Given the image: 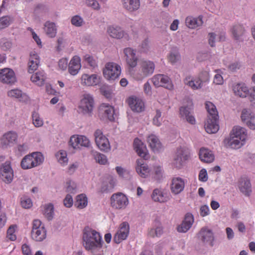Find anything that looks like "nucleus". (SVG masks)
Here are the masks:
<instances>
[{
  "mask_svg": "<svg viewBox=\"0 0 255 255\" xmlns=\"http://www.w3.org/2000/svg\"><path fill=\"white\" fill-rule=\"evenodd\" d=\"M83 246L94 255H103V242L100 234L89 227H86L83 232Z\"/></svg>",
  "mask_w": 255,
  "mask_h": 255,
  "instance_id": "nucleus-1",
  "label": "nucleus"
},
{
  "mask_svg": "<svg viewBox=\"0 0 255 255\" xmlns=\"http://www.w3.org/2000/svg\"><path fill=\"white\" fill-rule=\"evenodd\" d=\"M206 108L209 115L205 124V130L209 133H216L219 129L217 124L219 117L216 108L213 103L208 102L206 103Z\"/></svg>",
  "mask_w": 255,
  "mask_h": 255,
  "instance_id": "nucleus-2",
  "label": "nucleus"
},
{
  "mask_svg": "<svg viewBox=\"0 0 255 255\" xmlns=\"http://www.w3.org/2000/svg\"><path fill=\"white\" fill-rule=\"evenodd\" d=\"M44 157L41 152H33L25 156L21 161V166L23 169H31L41 164Z\"/></svg>",
  "mask_w": 255,
  "mask_h": 255,
  "instance_id": "nucleus-3",
  "label": "nucleus"
},
{
  "mask_svg": "<svg viewBox=\"0 0 255 255\" xmlns=\"http://www.w3.org/2000/svg\"><path fill=\"white\" fill-rule=\"evenodd\" d=\"M31 237L32 240L36 242H41L46 238V230L39 220L35 219L33 220Z\"/></svg>",
  "mask_w": 255,
  "mask_h": 255,
  "instance_id": "nucleus-4",
  "label": "nucleus"
},
{
  "mask_svg": "<svg viewBox=\"0 0 255 255\" xmlns=\"http://www.w3.org/2000/svg\"><path fill=\"white\" fill-rule=\"evenodd\" d=\"M139 71L140 73L134 75V78L137 80H141L144 78L151 75L155 69L153 62L149 60H141L139 62Z\"/></svg>",
  "mask_w": 255,
  "mask_h": 255,
  "instance_id": "nucleus-5",
  "label": "nucleus"
},
{
  "mask_svg": "<svg viewBox=\"0 0 255 255\" xmlns=\"http://www.w3.org/2000/svg\"><path fill=\"white\" fill-rule=\"evenodd\" d=\"M110 201L111 207L115 209H124L128 204V197L121 192L113 194L111 197Z\"/></svg>",
  "mask_w": 255,
  "mask_h": 255,
  "instance_id": "nucleus-6",
  "label": "nucleus"
},
{
  "mask_svg": "<svg viewBox=\"0 0 255 255\" xmlns=\"http://www.w3.org/2000/svg\"><path fill=\"white\" fill-rule=\"evenodd\" d=\"M121 73L120 66L114 62L108 63L103 70L104 76L108 80H115L119 78Z\"/></svg>",
  "mask_w": 255,
  "mask_h": 255,
  "instance_id": "nucleus-7",
  "label": "nucleus"
},
{
  "mask_svg": "<svg viewBox=\"0 0 255 255\" xmlns=\"http://www.w3.org/2000/svg\"><path fill=\"white\" fill-rule=\"evenodd\" d=\"M188 152L183 147H178L173 158V166L177 169L182 168L184 166L185 161L188 160Z\"/></svg>",
  "mask_w": 255,
  "mask_h": 255,
  "instance_id": "nucleus-8",
  "label": "nucleus"
},
{
  "mask_svg": "<svg viewBox=\"0 0 255 255\" xmlns=\"http://www.w3.org/2000/svg\"><path fill=\"white\" fill-rule=\"evenodd\" d=\"M94 100L93 97L89 94L83 95L81 100L79 109L84 114H91L94 107Z\"/></svg>",
  "mask_w": 255,
  "mask_h": 255,
  "instance_id": "nucleus-9",
  "label": "nucleus"
},
{
  "mask_svg": "<svg viewBox=\"0 0 255 255\" xmlns=\"http://www.w3.org/2000/svg\"><path fill=\"white\" fill-rule=\"evenodd\" d=\"M94 137L96 144L101 151L107 152L110 150L109 139L101 129H98L95 131Z\"/></svg>",
  "mask_w": 255,
  "mask_h": 255,
  "instance_id": "nucleus-10",
  "label": "nucleus"
},
{
  "mask_svg": "<svg viewBox=\"0 0 255 255\" xmlns=\"http://www.w3.org/2000/svg\"><path fill=\"white\" fill-rule=\"evenodd\" d=\"M1 178L6 183H10L13 178V172L9 161L3 163L0 168Z\"/></svg>",
  "mask_w": 255,
  "mask_h": 255,
  "instance_id": "nucleus-11",
  "label": "nucleus"
},
{
  "mask_svg": "<svg viewBox=\"0 0 255 255\" xmlns=\"http://www.w3.org/2000/svg\"><path fill=\"white\" fill-rule=\"evenodd\" d=\"M129 226L127 222L122 223L119 229L115 234L114 241L117 244H119L128 237L129 234Z\"/></svg>",
  "mask_w": 255,
  "mask_h": 255,
  "instance_id": "nucleus-12",
  "label": "nucleus"
},
{
  "mask_svg": "<svg viewBox=\"0 0 255 255\" xmlns=\"http://www.w3.org/2000/svg\"><path fill=\"white\" fill-rule=\"evenodd\" d=\"M70 145L75 149L81 146L88 147L90 144L89 139L84 135H73L70 139Z\"/></svg>",
  "mask_w": 255,
  "mask_h": 255,
  "instance_id": "nucleus-13",
  "label": "nucleus"
},
{
  "mask_svg": "<svg viewBox=\"0 0 255 255\" xmlns=\"http://www.w3.org/2000/svg\"><path fill=\"white\" fill-rule=\"evenodd\" d=\"M127 102L131 110L134 112L140 113L145 110L144 103L141 99L136 97H129Z\"/></svg>",
  "mask_w": 255,
  "mask_h": 255,
  "instance_id": "nucleus-14",
  "label": "nucleus"
},
{
  "mask_svg": "<svg viewBox=\"0 0 255 255\" xmlns=\"http://www.w3.org/2000/svg\"><path fill=\"white\" fill-rule=\"evenodd\" d=\"M16 81L14 71L9 68L0 69V82L3 84H12Z\"/></svg>",
  "mask_w": 255,
  "mask_h": 255,
  "instance_id": "nucleus-15",
  "label": "nucleus"
},
{
  "mask_svg": "<svg viewBox=\"0 0 255 255\" xmlns=\"http://www.w3.org/2000/svg\"><path fill=\"white\" fill-rule=\"evenodd\" d=\"M133 147L139 156L145 160L149 158L146 146L138 138H136L134 140Z\"/></svg>",
  "mask_w": 255,
  "mask_h": 255,
  "instance_id": "nucleus-16",
  "label": "nucleus"
},
{
  "mask_svg": "<svg viewBox=\"0 0 255 255\" xmlns=\"http://www.w3.org/2000/svg\"><path fill=\"white\" fill-rule=\"evenodd\" d=\"M99 82L100 77L96 74H84L81 78V83L84 86H93L98 85Z\"/></svg>",
  "mask_w": 255,
  "mask_h": 255,
  "instance_id": "nucleus-17",
  "label": "nucleus"
},
{
  "mask_svg": "<svg viewBox=\"0 0 255 255\" xmlns=\"http://www.w3.org/2000/svg\"><path fill=\"white\" fill-rule=\"evenodd\" d=\"M99 113L102 116L110 121L114 120V109L109 104L103 103L99 107Z\"/></svg>",
  "mask_w": 255,
  "mask_h": 255,
  "instance_id": "nucleus-18",
  "label": "nucleus"
},
{
  "mask_svg": "<svg viewBox=\"0 0 255 255\" xmlns=\"http://www.w3.org/2000/svg\"><path fill=\"white\" fill-rule=\"evenodd\" d=\"M124 52L128 65L131 68L135 67L137 65L138 60L135 52L132 48L129 47L125 48Z\"/></svg>",
  "mask_w": 255,
  "mask_h": 255,
  "instance_id": "nucleus-19",
  "label": "nucleus"
},
{
  "mask_svg": "<svg viewBox=\"0 0 255 255\" xmlns=\"http://www.w3.org/2000/svg\"><path fill=\"white\" fill-rule=\"evenodd\" d=\"M238 187L240 191L245 196H249L252 192L250 180L246 177H241L238 181Z\"/></svg>",
  "mask_w": 255,
  "mask_h": 255,
  "instance_id": "nucleus-20",
  "label": "nucleus"
},
{
  "mask_svg": "<svg viewBox=\"0 0 255 255\" xmlns=\"http://www.w3.org/2000/svg\"><path fill=\"white\" fill-rule=\"evenodd\" d=\"M194 222V218L192 214L188 213L186 214L184 220L177 227V231L180 233H186L191 227Z\"/></svg>",
  "mask_w": 255,
  "mask_h": 255,
  "instance_id": "nucleus-21",
  "label": "nucleus"
},
{
  "mask_svg": "<svg viewBox=\"0 0 255 255\" xmlns=\"http://www.w3.org/2000/svg\"><path fill=\"white\" fill-rule=\"evenodd\" d=\"M39 56L35 51H32L30 53L29 61L28 63V72L31 73L36 70L39 67Z\"/></svg>",
  "mask_w": 255,
  "mask_h": 255,
  "instance_id": "nucleus-22",
  "label": "nucleus"
},
{
  "mask_svg": "<svg viewBox=\"0 0 255 255\" xmlns=\"http://www.w3.org/2000/svg\"><path fill=\"white\" fill-rule=\"evenodd\" d=\"M81 59L78 56H74L70 60L69 67L68 71L72 75H76L79 72L81 69Z\"/></svg>",
  "mask_w": 255,
  "mask_h": 255,
  "instance_id": "nucleus-23",
  "label": "nucleus"
},
{
  "mask_svg": "<svg viewBox=\"0 0 255 255\" xmlns=\"http://www.w3.org/2000/svg\"><path fill=\"white\" fill-rule=\"evenodd\" d=\"M124 9L129 12H134L138 10L140 5V0H122Z\"/></svg>",
  "mask_w": 255,
  "mask_h": 255,
  "instance_id": "nucleus-24",
  "label": "nucleus"
},
{
  "mask_svg": "<svg viewBox=\"0 0 255 255\" xmlns=\"http://www.w3.org/2000/svg\"><path fill=\"white\" fill-rule=\"evenodd\" d=\"M198 238L203 243H210L212 244L213 240V234L211 230L206 228H203L201 229L198 234Z\"/></svg>",
  "mask_w": 255,
  "mask_h": 255,
  "instance_id": "nucleus-25",
  "label": "nucleus"
},
{
  "mask_svg": "<svg viewBox=\"0 0 255 255\" xmlns=\"http://www.w3.org/2000/svg\"><path fill=\"white\" fill-rule=\"evenodd\" d=\"M184 182L180 177H174L172 179L171 189L175 194L180 193L184 188Z\"/></svg>",
  "mask_w": 255,
  "mask_h": 255,
  "instance_id": "nucleus-26",
  "label": "nucleus"
},
{
  "mask_svg": "<svg viewBox=\"0 0 255 255\" xmlns=\"http://www.w3.org/2000/svg\"><path fill=\"white\" fill-rule=\"evenodd\" d=\"M17 139V133L14 131H9L3 135L1 138V141L2 144L9 145L15 143Z\"/></svg>",
  "mask_w": 255,
  "mask_h": 255,
  "instance_id": "nucleus-27",
  "label": "nucleus"
},
{
  "mask_svg": "<svg viewBox=\"0 0 255 255\" xmlns=\"http://www.w3.org/2000/svg\"><path fill=\"white\" fill-rule=\"evenodd\" d=\"M136 162V171L137 173L141 177L145 178L149 171L147 165L144 163V161L141 159H137Z\"/></svg>",
  "mask_w": 255,
  "mask_h": 255,
  "instance_id": "nucleus-28",
  "label": "nucleus"
},
{
  "mask_svg": "<svg viewBox=\"0 0 255 255\" xmlns=\"http://www.w3.org/2000/svg\"><path fill=\"white\" fill-rule=\"evenodd\" d=\"M107 32L111 37L117 39L123 37L125 34L120 27L115 25L109 26L107 28Z\"/></svg>",
  "mask_w": 255,
  "mask_h": 255,
  "instance_id": "nucleus-29",
  "label": "nucleus"
},
{
  "mask_svg": "<svg viewBox=\"0 0 255 255\" xmlns=\"http://www.w3.org/2000/svg\"><path fill=\"white\" fill-rule=\"evenodd\" d=\"M7 96L11 98L17 99L22 102H25L28 100L27 95L18 89H14L8 91Z\"/></svg>",
  "mask_w": 255,
  "mask_h": 255,
  "instance_id": "nucleus-30",
  "label": "nucleus"
},
{
  "mask_svg": "<svg viewBox=\"0 0 255 255\" xmlns=\"http://www.w3.org/2000/svg\"><path fill=\"white\" fill-rule=\"evenodd\" d=\"M46 79V76L43 71H39L33 74L30 78L31 81L39 86L44 85Z\"/></svg>",
  "mask_w": 255,
  "mask_h": 255,
  "instance_id": "nucleus-31",
  "label": "nucleus"
},
{
  "mask_svg": "<svg viewBox=\"0 0 255 255\" xmlns=\"http://www.w3.org/2000/svg\"><path fill=\"white\" fill-rule=\"evenodd\" d=\"M199 157L201 161L206 163L212 162L214 160V155L212 152L205 148L200 149Z\"/></svg>",
  "mask_w": 255,
  "mask_h": 255,
  "instance_id": "nucleus-32",
  "label": "nucleus"
},
{
  "mask_svg": "<svg viewBox=\"0 0 255 255\" xmlns=\"http://www.w3.org/2000/svg\"><path fill=\"white\" fill-rule=\"evenodd\" d=\"M189 109L188 107H181L179 110L180 115L183 119H185L189 123L194 125L195 124L196 121L194 117L191 114Z\"/></svg>",
  "mask_w": 255,
  "mask_h": 255,
  "instance_id": "nucleus-33",
  "label": "nucleus"
},
{
  "mask_svg": "<svg viewBox=\"0 0 255 255\" xmlns=\"http://www.w3.org/2000/svg\"><path fill=\"white\" fill-rule=\"evenodd\" d=\"M185 23L189 28H195L203 24L202 18L201 16L197 18L188 16L186 18Z\"/></svg>",
  "mask_w": 255,
  "mask_h": 255,
  "instance_id": "nucleus-34",
  "label": "nucleus"
},
{
  "mask_svg": "<svg viewBox=\"0 0 255 255\" xmlns=\"http://www.w3.org/2000/svg\"><path fill=\"white\" fill-rule=\"evenodd\" d=\"M44 31L50 37H54L57 33V28L54 22L46 21L44 24Z\"/></svg>",
  "mask_w": 255,
  "mask_h": 255,
  "instance_id": "nucleus-35",
  "label": "nucleus"
},
{
  "mask_svg": "<svg viewBox=\"0 0 255 255\" xmlns=\"http://www.w3.org/2000/svg\"><path fill=\"white\" fill-rule=\"evenodd\" d=\"M246 129L240 127H235L230 135H233V137L239 138L243 140H245L246 137L245 133Z\"/></svg>",
  "mask_w": 255,
  "mask_h": 255,
  "instance_id": "nucleus-36",
  "label": "nucleus"
},
{
  "mask_svg": "<svg viewBox=\"0 0 255 255\" xmlns=\"http://www.w3.org/2000/svg\"><path fill=\"white\" fill-rule=\"evenodd\" d=\"M239 138L233 137V135H230L229 138L227 139L228 146L233 149H238L240 148L243 144L244 141Z\"/></svg>",
  "mask_w": 255,
  "mask_h": 255,
  "instance_id": "nucleus-37",
  "label": "nucleus"
},
{
  "mask_svg": "<svg viewBox=\"0 0 255 255\" xmlns=\"http://www.w3.org/2000/svg\"><path fill=\"white\" fill-rule=\"evenodd\" d=\"M245 32V28L241 24H236L232 28V33L233 37L236 40L239 39L244 35Z\"/></svg>",
  "mask_w": 255,
  "mask_h": 255,
  "instance_id": "nucleus-38",
  "label": "nucleus"
},
{
  "mask_svg": "<svg viewBox=\"0 0 255 255\" xmlns=\"http://www.w3.org/2000/svg\"><path fill=\"white\" fill-rule=\"evenodd\" d=\"M233 90L236 95L243 98L246 97L248 92V89L247 87L240 84L235 86Z\"/></svg>",
  "mask_w": 255,
  "mask_h": 255,
  "instance_id": "nucleus-39",
  "label": "nucleus"
},
{
  "mask_svg": "<svg viewBox=\"0 0 255 255\" xmlns=\"http://www.w3.org/2000/svg\"><path fill=\"white\" fill-rule=\"evenodd\" d=\"M88 204L87 198L84 194H80L77 196L75 206L79 209L85 208Z\"/></svg>",
  "mask_w": 255,
  "mask_h": 255,
  "instance_id": "nucleus-40",
  "label": "nucleus"
},
{
  "mask_svg": "<svg viewBox=\"0 0 255 255\" xmlns=\"http://www.w3.org/2000/svg\"><path fill=\"white\" fill-rule=\"evenodd\" d=\"M184 83L191 87L194 90L202 87V82L198 79L196 81L193 80L190 77H186L184 79Z\"/></svg>",
  "mask_w": 255,
  "mask_h": 255,
  "instance_id": "nucleus-41",
  "label": "nucleus"
},
{
  "mask_svg": "<svg viewBox=\"0 0 255 255\" xmlns=\"http://www.w3.org/2000/svg\"><path fill=\"white\" fill-rule=\"evenodd\" d=\"M160 87H163L164 88L168 90H172L173 85L170 79L166 75L160 74Z\"/></svg>",
  "mask_w": 255,
  "mask_h": 255,
  "instance_id": "nucleus-42",
  "label": "nucleus"
},
{
  "mask_svg": "<svg viewBox=\"0 0 255 255\" xmlns=\"http://www.w3.org/2000/svg\"><path fill=\"white\" fill-rule=\"evenodd\" d=\"M13 18L9 15L0 17V30L8 27L13 22Z\"/></svg>",
  "mask_w": 255,
  "mask_h": 255,
  "instance_id": "nucleus-43",
  "label": "nucleus"
},
{
  "mask_svg": "<svg viewBox=\"0 0 255 255\" xmlns=\"http://www.w3.org/2000/svg\"><path fill=\"white\" fill-rule=\"evenodd\" d=\"M147 141L150 148L153 151H158L159 143L158 139L156 136L154 135L148 136L147 137Z\"/></svg>",
  "mask_w": 255,
  "mask_h": 255,
  "instance_id": "nucleus-44",
  "label": "nucleus"
},
{
  "mask_svg": "<svg viewBox=\"0 0 255 255\" xmlns=\"http://www.w3.org/2000/svg\"><path fill=\"white\" fill-rule=\"evenodd\" d=\"M180 59V55L179 51L176 48L172 49L168 56L169 61L172 64L178 62Z\"/></svg>",
  "mask_w": 255,
  "mask_h": 255,
  "instance_id": "nucleus-45",
  "label": "nucleus"
},
{
  "mask_svg": "<svg viewBox=\"0 0 255 255\" xmlns=\"http://www.w3.org/2000/svg\"><path fill=\"white\" fill-rule=\"evenodd\" d=\"M56 157L58 162L62 165L67 164L68 158L67 157V152L66 151L61 150L56 154Z\"/></svg>",
  "mask_w": 255,
  "mask_h": 255,
  "instance_id": "nucleus-46",
  "label": "nucleus"
},
{
  "mask_svg": "<svg viewBox=\"0 0 255 255\" xmlns=\"http://www.w3.org/2000/svg\"><path fill=\"white\" fill-rule=\"evenodd\" d=\"M53 213L54 208L52 204H49L44 206L43 214L48 220L52 219Z\"/></svg>",
  "mask_w": 255,
  "mask_h": 255,
  "instance_id": "nucleus-47",
  "label": "nucleus"
},
{
  "mask_svg": "<svg viewBox=\"0 0 255 255\" xmlns=\"http://www.w3.org/2000/svg\"><path fill=\"white\" fill-rule=\"evenodd\" d=\"M83 60L92 68H95L97 67V62L96 59L89 54H86L84 57Z\"/></svg>",
  "mask_w": 255,
  "mask_h": 255,
  "instance_id": "nucleus-48",
  "label": "nucleus"
},
{
  "mask_svg": "<svg viewBox=\"0 0 255 255\" xmlns=\"http://www.w3.org/2000/svg\"><path fill=\"white\" fill-rule=\"evenodd\" d=\"M32 118L33 124L35 127L38 128L43 126V121L37 113L33 112L32 115Z\"/></svg>",
  "mask_w": 255,
  "mask_h": 255,
  "instance_id": "nucleus-49",
  "label": "nucleus"
},
{
  "mask_svg": "<svg viewBox=\"0 0 255 255\" xmlns=\"http://www.w3.org/2000/svg\"><path fill=\"white\" fill-rule=\"evenodd\" d=\"M95 159L100 164H106L108 162L106 156L102 153L96 152L94 155Z\"/></svg>",
  "mask_w": 255,
  "mask_h": 255,
  "instance_id": "nucleus-50",
  "label": "nucleus"
},
{
  "mask_svg": "<svg viewBox=\"0 0 255 255\" xmlns=\"http://www.w3.org/2000/svg\"><path fill=\"white\" fill-rule=\"evenodd\" d=\"M16 226H10L7 231V238L10 241H14L16 239L15 234Z\"/></svg>",
  "mask_w": 255,
  "mask_h": 255,
  "instance_id": "nucleus-51",
  "label": "nucleus"
},
{
  "mask_svg": "<svg viewBox=\"0 0 255 255\" xmlns=\"http://www.w3.org/2000/svg\"><path fill=\"white\" fill-rule=\"evenodd\" d=\"M21 205L23 208L28 209L32 206V203L30 198L23 197L21 199Z\"/></svg>",
  "mask_w": 255,
  "mask_h": 255,
  "instance_id": "nucleus-52",
  "label": "nucleus"
},
{
  "mask_svg": "<svg viewBox=\"0 0 255 255\" xmlns=\"http://www.w3.org/2000/svg\"><path fill=\"white\" fill-rule=\"evenodd\" d=\"M241 118L242 120L244 122L248 120H251L252 118V116L250 111L247 109H244L242 112Z\"/></svg>",
  "mask_w": 255,
  "mask_h": 255,
  "instance_id": "nucleus-53",
  "label": "nucleus"
},
{
  "mask_svg": "<svg viewBox=\"0 0 255 255\" xmlns=\"http://www.w3.org/2000/svg\"><path fill=\"white\" fill-rule=\"evenodd\" d=\"M86 4L89 6H91L93 9L98 10L100 9V5L96 0H86Z\"/></svg>",
  "mask_w": 255,
  "mask_h": 255,
  "instance_id": "nucleus-54",
  "label": "nucleus"
},
{
  "mask_svg": "<svg viewBox=\"0 0 255 255\" xmlns=\"http://www.w3.org/2000/svg\"><path fill=\"white\" fill-rule=\"evenodd\" d=\"M82 22H83V19L78 15L74 16L71 19L72 24L76 26H81Z\"/></svg>",
  "mask_w": 255,
  "mask_h": 255,
  "instance_id": "nucleus-55",
  "label": "nucleus"
},
{
  "mask_svg": "<svg viewBox=\"0 0 255 255\" xmlns=\"http://www.w3.org/2000/svg\"><path fill=\"white\" fill-rule=\"evenodd\" d=\"M63 202L65 206L68 208L71 207L73 204L72 196L68 194L64 199Z\"/></svg>",
  "mask_w": 255,
  "mask_h": 255,
  "instance_id": "nucleus-56",
  "label": "nucleus"
},
{
  "mask_svg": "<svg viewBox=\"0 0 255 255\" xmlns=\"http://www.w3.org/2000/svg\"><path fill=\"white\" fill-rule=\"evenodd\" d=\"M28 30L30 31L32 35V38L34 40V41L36 42L37 44L40 46H42V42L41 41V39L36 34V33L31 28L29 27Z\"/></svg>",
  "mask_w": 255,
  "mask_h": 255,
  "instance_id": "nucleus-57",
  "label": "nucleus"
},
{
  "mask_svg": "<svg viewBox=\"0 0 255 255\" xmlns=\"http://www.w3.org/2000/svg\"><path fill=\"white\" fill-rule=\"evenodd\" d=\"M170 198V193L168 191H163L160 193V203L166 202Z\"/></svg>",
  "mask_w": 255,
  "mask_h": 255,
  "instance_id": "nucleus-58",
  "label": "nucleus"
},
{
  "mask_svg": "<svg viewBox=\"0 0 255 255\" xmlns=\"http://www.w3.org/2000/svg\"><path fill=\"white\" fill-rule=\"evenodd\" d=\"M68 60L67 58H62L59 61V67L62 70H65L68 66Z\"/></svg>",
  "mask_w": 255,
  "mask_h": 255,
  "instance_id": "nucleus-59",
  "label": "nucleus"
},
{
  "mask_svg": "<svg viewBox=\"0 0 255 255\" xmlns=\"http://www.w3.org/2000/svg\"><path fill=\"white\" fill-rule=\"evenodd\" d=\"M199 179L202 181L205 182L208 180L207 172L205 169H202L199 173Z\"/></svg>",
  "mask_w": 255,
  "mask_h": 255,
  "instance_id": "nucleus-60",
  "label": "nucleus"
},
{
  "mask_svg": "<svg viewBox=\"0 0 255 255\" xmlns=\"http://www.w3.org/2000/svg\"><path fill=\"white\" fill-rule=\"evenodd\" d=\"M198 79L202 83L206 82L209 79V73L207 71H203L201 72L199 75Z\"/></svg>",
  "mask_w": 255,
  "mask_h": 255,
  "instance_id": "nucleus-61",
  "label": "nucleus"
},
{
  "mask_svg": "<svg viewBox=\"0 0 255 255\" xmlns=\"http://www.w3.org/2000/svg\"><path fill=\"white\" fill-rule=\"evenodd\" d=\"M151 197L153 201L158 202L159 201V189H155L152 192Z\"/></svg>",
  "mask_w": 255,
  "mask_h": 255,
  "instance_id": "nucleus-62",
  "label": "nucleus"
},
{
  "mask_svg": "<svg viewBox=\"0 0 255 255\" xmlns=\"http://www.w3.org/2000/svg\"><path fill=\"white\" fill-rule=\"evenodd\" d=\"M21 250L23 255H32V252L30 247L26 244L22 246Z\"/></svg>",
  "mask_w": 255,
  "mask_h": 255,
  "instance_id": "nucleus-63",
  "label": "nucleus"
},
{
  "mask_svg": "<svg viewBox=\"0 0 255 255\" xmlns=\"http://www.w3.org/2000/svg\"><path fill=\"white\" fill-rule=\"evenodd\" d=\"M209 209L208 206L203 205L200 207V213L202 217H205L208 215Z\"/></svg>",
  "mask_w": 255,
  "mask_h": 255,
  "instance_id": "nucleus-64",
  "label": "nucleus"
}]
</instances>
